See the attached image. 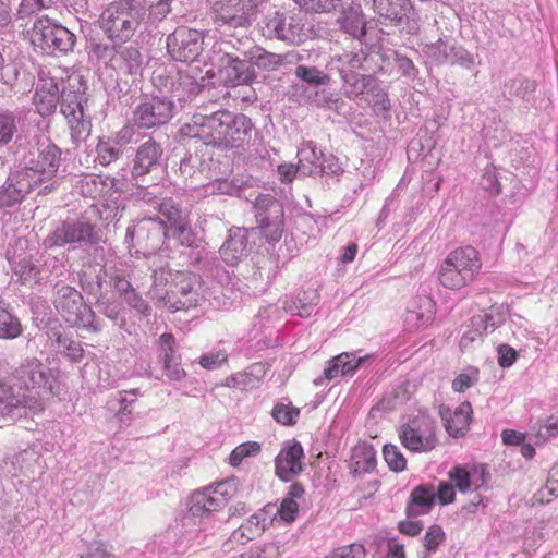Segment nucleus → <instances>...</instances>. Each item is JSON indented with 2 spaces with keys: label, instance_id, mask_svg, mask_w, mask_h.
Instances as JSON below:
<instances>
[{
  "label": "nucleus",
  "instance_id": "nucleus-1",
  "mask_svg": "<svg viewBox=\"0 0 558 558\" xmlns=\"http://www.w3.org/2000/svg\"><path fill=\"white\" fill-rule=\"evenodd\" d=\"M83 99V94L64 88L60 95L58 81L44 75L39 76L34 94V105L41 116L54 112L61 100V112L68 121L71 138L75 144L84 141L90 132V122L84 118Z\"/></svg>",
  "mask_w": 558,
  "mask_h": 558
},
{
  "label": "nucleus",
  "instance_id": "nucleus-2",
  "mask_svg": "<svg viewBox=\"0 0 558 558\" xmlns=\"http://www.w3.org/2000/svg\"><path fill=\"white\" fill-rule=\"evenodd\" d=\"M218 72L217 74L213 70L206 71V77L202 76L199 81L194 78L192 81L193 68L190 66L186 75L180 74L179 87L173 90L172 99L179 101H185L191 96H194L201 92V88L206 85V78L217 80L211 84H223L225 86H238L242 84H248L254 76L251 62L247 60L240 59L230 53H218L217 57Z\"/></svg>",
  "mask_w": 558,
  "mask_h": 558
},
{
  "label": "nucleus",
  "instance_id": "nucleus-3",
  "mask_svg": "<svg viewBox=\"0 0 558 558\" xmlns=\"http://www.w3.org/2000/svg\"><path fill=\"white\" fill-rule=\"evenodd\" d=\"M194 125L198 128L194 136L205 144L232 148L242 145L250 137L251 120L244 114H233L227 110L210 116H194Z\"/></svg>",
  "mask_w": 558,
  "mask_h": 558
},
{
  "label": "nucleus",
  "instance_id": "nucleus-4",
  "mask_svg": "<svg viewBox=\"0 0 558 558\" xmlns=\"http://www.w3.org/2000/svg\"><path fill=\"white\" fill-rule=\"evenodd\" d=\"M146 14L144 0H119L100 14L99 27L114 45L129 41Z\"/></svg>",
  "mask_w": 558,
  "mask_h": 558
},
{
  "label": "nucleus",
  "instance_id": "nucleus-5",
  "mask_svg": "<svg viewBox=\"0 0 558 558\" xmlns=\"http://www.w3.org/2000/svg\"><path fill=\"white\" fill-rule=\"evenodd\" d=\"M222 508L223 499L218 498L210 486L193 493L189 499L187 512L182 519L186 541L201 544L203 533L213 531L215 513Z\"/></svg>",
  "mask_w": 558,
  "mask_h": 558
},
{
  "label": "nucleus",
  "instance_id": "nucleus-6",
  "mask_svg": "<svg viewBox=\"0 0 558 558\" xmlns=\"http://www.w3.org/2000/svg\"><path fill=\"white\" fill-rule=\"evenodd\" d=\"M199 277L190 271H179L166 268L153 274V290L159 299H178L180 307L189 308L198 304Z\"/></svg>",
  "mask_w": 558,
  "mask_h": 558
},
{
  "label": "nucleus",
  "instance_id": "nucleus-7",
  "mask_svg": "<svg viewBox=\"0 0 558 558\" xmlns=\"http://www.w3.org/2000/svg\"><path fill=\"white\" fill-rule=\"evenodd\" d=\"M482 262L473 246H461L451 251L442 262L438 279L450 290H459L474 280L480 272Z\"/></svg>",
  "mask_w": 558,
  "mask_h": 558
},
{
  "label": "nucleus",
  "instance_id": "nucleus-8",
  "mask_svg": "<svg viewBox=\"0 0 558 558\" xmlns=\"http://www.w3.org/2000/svg\"><path fill=\"white\" fill-rule=\"evenodd\" d=\"M398 435L402 446L415 453L430 452L439 444L436 422L426 414H418L401 425Z\"/></svg>",
  "mask_w": 558,
  "mask_h": 558
},
{
  "label": "nucleus",
  "instance_id": "nucleus-9",
  "mask_svg": "<svg viewBox=\"0 0 558 558\" xmlns=\"http://www.w3.org/2000/svg\"><path fill=\"white\" fill-rule=\"evenodd\" d=\"M54 306L62 317L72 326L95 331V314L83 300L81 293L66 284H56Z\"/></svg>",
  "mask_w": 558,
  "mask_h": 558
},
{
  "label": "nucleus",
  "instance_id": "nucleus-10",
  "mask_svg": "<svg viewBox=\"0 0 558 558\" xmlns=\"http://www.w3.org/2000/svg\"><path fill=\"white\" fill-rule=\"evenodd\" d=\"M255 216L262 235L270 244L277 243L283 233V207L271 195H259L254 203Z\"/></svg>",
  "mask_w": 558,
  "mask_h": 558
},
{
  "label": "nucleus",
  "instance_id": "nucleus-11",
  "mask_svg": "<svg viewBox=\"0 0 558 558\" xmlns=\"http://www.w3.org/2000/svg\"><path fill=\"white\" fill-rule=\"evenodd\" d=\"M265 0H228L215 4V22L219 26L246 27L256 19Z\"/></svg>",
  "mask_w": 558,
  "mask_h": 558
},
{
  "label": "nucleus",
  "instance_id": "nucleus-12",
  "mask_svg": "<svg viewBox=\"0 0 558 558\" xmlns=\"http://www.w3.org/2000/svg\"><path fill=\"white\" fill-rule=\"evenodd\" d=\"M7 378L21 392L39 389L52 391L51 371L35 357L23 361Z\"/></svg>",
  "mask_w": 558,
  "mask_h": 558
},
{
  "label": "nucleus",
  "instance_id": "nucleus-13",
  "mask_svg": "<svg viewBox=\"0 0 558 558\" xmlns=\"http://www.w3.org/2000/svg\"><path fill=\"white\" fill-rule=\"evenodd\" d=\"M203 35L191 28H177L167 38V48L173 60L193 63L197 61L203 51Z\"/></svg>",
  "mask_w": 558,
  "mask_h": 558
},
{
  "label": "nucleus",
  "instance_id": "nucleus-14",
  "mask_svg": "<svg viewBox=\"0 0 558 558\" xmlns=\"http://www.w3.org/2000/svg\"><path fill=\"white\" fill-rule=\"evenodd\" d=\"M173 116V100L167 96H154L141 102L133 121L138 128L150 129L167 123Z\"/></svg>",
  "mask_w": 558,
  "mask_h": 558
},
{
  "label": "nucleus",
  "instance_id": "nucleus-15",
  "mask_svg": "<svg viewBox=\"0 0 558 558\" xmlns=\"http://www.w3.org/2000/svg\"><path fill=\"white\" fill-rule=\"evenodd\" d=\"M61 150L53 144L43 145L38 149L36 159H32L25 167L20 168L22 171L32 172L29 175L35 185L38 186L45 182L51 181L60 167Z\"/></svg>",
  "mask_w": 558,
  "mask_h": 558
},
{
  "label": "nucleus",
  "instance_id": "nucleus-16",
  "mask_svg": "<svg viewBox=\"0 0 558 558\" xmlns=\"http://www.w3.org/2000/svg\"><path fill=\"white\" fill-rule=\"evenodd\" d=\"M99 240V232L93 225L84 221H66L56 228L47 238V244L49 246H63L81 242L95 244Z\"/></svg>",
  "mask_w": 558,
  "mask_h": 558
},
{
  "label": "nucleus",
  "instance_id": "nucleus-17",
  "mask_svg": "<svg viewBox=\"0 0 558 558\" xmlns=\"http://www.w3.org/2000/svg\"><path fill=\"white\" fill-rule=\"evenodd\" d=\"M374 11L381 17L391 21L407 33H415L418 29L417 22L412 14L410 0H373Z\"/></svg>",
  "mask_w": 558,
  "mask_h": 558
},
{
  "label": "nucleus",
  "instance_id": "nucleus-18",
  "mask_svg": "<svg viewBox=\"0 0 558 558\" xmlns=\"http://www.w3.org/2000/svg\"><path fill=\"white\" fill-rule=\"evenodd\" d=\"M32 172L16 169L10 173L0 187V208H9L20 204L35 187Z\"/></svg>",
  "mask_w": 558,
  "mask_h": 558
},
{
  "label": "nucleus",
  "instance_id": "nucleus-19",
  "mask_svg": "<svg viewBox=\"0 0 558 558\" xmlns=\"http://www.w3.org/2000/svg\"><path fill=\"white\" fill-rule=\"evenodd\" d=\"M304 450L300 442L287 444L275 459V473L284 482H290L303 471Z\"/></svg>",
  "mask_w": 558,
  "mask_h": 558
},
{
  "label": "nucleus",
  "instance_id": "nucleus-20",
  "mask_svg": "<svg viewBox=\"0 0 558 558\" xmlns=\"http://www.w3.org/2000/svg\"><path fill=\"white\" fill-rule=\"evenodd\" d=\"M28 407V397L8 379H0V421H14Z\"/></svg>",
  "mask_w": 558,
  "mask_h": 558
},
{
  "label": "nucleus",
  "instance_id": "nucleus-21",
  "mask_svg": "<svg viewBox=\"0 0 558 558\" xmlns=\"http://www.w3.org/2000/svg\"><path fill=\"white\" fill-rule=\"evenodd\" d=\"M367 359H369V355L355 357L353 353L343 352L327 362L323 375L314 379V385L319 387L324 386L326 381H331L345 375L352 376Z\"/></svg>",
  "mask_w": 558,
  "mask_h": 558
},
{
  "label": "nucleus",
  "instance_id": "nucleus-22",
  "mask_svg": "<svg viewBox=\"0 0 558 558\" xmlns=\"http://www.w3.org/2000/svg\"><path fill=\"white\" fill-rule=\"evenodd\" d=\"M435 302L428 295L413 298L404 314V325L409 331H415L429 326L435 318Z\"/></svg>",
  "mask_w": 558,
  "mask_h": 558
},
{
  "label": "nucleus",
  "instance_id": "nucleus-23",
  "mask_svg": "<svg viewBox=\"0 0 558 558\" xmlns=\"http://www.w3.org/2000/svg\"><path fill=\"white\" fill-rule=\"evenodd\" d=\"M449 480L460 493H466L484 486L488 473L482 464L456 465L449 471Z\"/></svg>",
  "mask_w": 558,
  "mask_h": 558
},
{
  "label": "nucleus",
  "instance_id": "nucleus-24",
  "mask_svg": "<svg viewBox=\"0 0 558 558\" xmlns=\"http://www.w3.org/2000/svg\"><path fill=\"white\" fill-rule=\"evenodd\" d=\"M117 181L110 177L87 175L82 180L81 190L83 195L104 202V206L111 207L110 202L117 204L120 197L116 187Z\"/></svg>",
  "mask_w": 558,
  "mask_h": 558
},
{
  "label": "nucleus",
  "instance_id": "nucleus-25",
  "mask_svg": "<svg viewBox=\"0 0 558 558\" xmlns=\"http://www.w3.org/2000/svg\"><path fill=\"white\" fill-rule=\"evenodd\" d=\"M263 35L270 39H279L283 41H295L300 36V28L294 19L275 12L267 16L262 26Z\"/></svg>",
  "mask_w": 558,
  "mask_h": 558
},
{
  "label": "nucleus",
  "instance_id": "nucleus-26",
  "mask_svg": "<svg viewBox=\"0 0 558 558\" xmlns=\"http://www.w3.org/2000/svg\"><path fill=\"white\" fill-rule=\"evenodd\" d=\"M150 239L158 241L170 239L169 230H167V226L161 219L145 217L126 229V242H134L136 240L141 243Z\"/></svg>",
  "mask_w": 558,
  "mask_h": 558
},
{
  "label": "nucleus",
  "instance_id": "nucleus-27",
  "mask_svg": "<svg viewBox=\"0 0 558 558\" xmlns=\"http://www.w3.org/2000/svg\"><path fill=\"white\" fill-rule=\"evenodd\" d=\"M161 147L151 138L143 143L133 159L131 175L136 179L149 173L161 158Z\"/></svg>",
  "mask_w": 558,
  "mask_h": 558
},
{
  "label": "nucleus",
  "instance_id": "nucleus-28",
  "mask_svg": "<svg viewBox=\"0 0 558 558\" xmlns=\"http://www.w3.org/2000/svg\"><path fill=\"white\" fill-rule=\"evenodd\" d=\"M439 413L447 433L450 436L459 437L463 435L469 427L472 408L469 402L461 403L453 411L448 407L441 405Z\"/></svg>",
  "mask_w": 558,
  "mask_h": 558
},
{
  "label": "nucleus",
  "instance_id": "nucleus-29",
  "mask_svg": "<svg viewBox=\"0 0 558 558\" xmlns=\"http://www.w3.org/2000/svg\"><path fill=\"white\" fill-rule=\"evenodd\" d=\"M505 317L506 313L504 306L494 305L472 316L466 328H473V333L476 337H484L502 325Z\"/></svg>",
  "mask_w": 558,
  "mask_h": 558
},
{
  "label": "nucleus",
  "instance_id": "nucleus-30",
  "mask_svg": "<svg viewBox=\"0 0 558 558\" xmlns=\"http://www.w3.org/2000/svg\"><path fill=\"white\" fill-rule=\"evenodd\" d=\"M219 253L226 264L239 263L247 253L246 231L240 228L230 230L229 238L220 247Z\"/></svg>",
  "mask_w": 558,
  "mask_h": 558
},
{
  "label": "nucleus",
  "instance_id": "nucleus-31",
  "mask_svg": "<svg viewBox=\"0 0 558 558\" xmlns=\"http://www.w3.org/2000/svg\"><path fill=\"white\" fill-rule=\"evenodd\" d=\"M436 490L432 484H423L415 487L407 505L409 517H418L430 511L435 504Z\"/></svg>",
  "mask_w": 558,
  "mask_h": 558
},
{
  "label": "nucleus",
  "instance_id": "nucleus-32",
  "mask_svg": "<svg viewBox=\"0 0 558 558\" xmlns=\"http://www.w3.org/2000/svg\"><path fill=\"white\" fill-rule=\"evenodd\" d=\"M322 157V151L313 142H304L298 150L299 173L303 177L323 173Z\"/></svg>",
  "mask_w": 558,
  "mask_h": 558
},
{
  "label": "nucleus",
  "instance_id": "nucleus-33",
  "mask_svg": "<svg viewBox=\"0 0 558 558\" xmlns=\"http://www.w3.org/2000/svg\"><path fill=\"white\" fill-rule=\"evenodd\" d=\"M235 283L228 271H223L219 278L218 284L213 288L211 306L228 311L234 306L238 299V292L234 289Z\"/></svg>",
  "mask_w": 558,
  "mask_h": 558
},
{
  "label": "nucleus",
  "instance_id": "nucleus-34",
  "mask_svg": "<svg viewBox=\"0 0 558 558\" xmlns=\"http://www.w3.org/2000/svg\"><path fill=\"white\" fill-rule=\"evenodd\" d=\"M159 213L166 218V221H162L169 230L170 238H180L189 232L185 220L172 199H163L159 204Z\"/></svg>",
  "mask_w": 558,
  "mask_h": 558
},
{
  "label": "nucleus",
  "instance_id": "nucleus-35",
  "mask_svg": "<svg viewBox=\"0 0 558 558\" xmlns=\"http://www.w3.org/2000/svg\"><path fill=\"white\" fill-rule=\"evenodd\" d=\"M58 25L46 16L38 19L29 32L32 44L43 52L48 53V51H51L52 38Z\"/></svg>",
  "mask_w": 558,
  "mask_h": 558
},
{
  "label": "nucleus",
  "instance_id": "nucleus-36",
  "mask_svg": "<svg viewBox=\"0 0 558 558\" xmlns=\"http://www.w3.org/2000/svg\"><path fill=\"white\" fill-rule=\"evenodd\" d=\"M339 23L345 33L354 37H362L366 34V21L360 4H352L345 9Z\"/></svg>",
  "mask_w": 558,
  "mask_h": 558
},
{
  "label": "nucleus",
  "instance_id": "nucleus-37",
  "mask_svg": "<svg viewBox=\"0 0 558 558\" xmlns=\"http://www.w3.org/2000/svg\"><path fill=\"white\" fill-rule=\"evenodd\" d=\"M135 390L121 391L116 396H112L107 401V409L114 414V416L124 424H129L132 421L133 412V399H129V395L135 396Z\"/></svg>",
  "mask_w": 558,
  "mask_h": 558
},
{
  "label": "nucleus",
  "instance_id": "nucleus-38",
  "mask_svg": "<svg viewBox=\"0 0 558 558\" xmlns=\"http://www.w3.org/2000/svg\"><path fill=\"white\" fill-rule=\"evenodd\" d=\"M452 44L453 41L449 37L445 36L438 38L436 43L424 44L421 50L430 63L438 65L445 64L449 61Z\"/></svg>",
  "mask_w": 558,
  "mask_h": 558
},
{
  "label": "nucleus",
  "instance_id": "nucleus-39",
  "mask_svg": "<svg viewBox=\"0 0 558 558\" xmlns=\"http://www.w3.org/2000/svg\"><path fill=\"white\" fill-rule=\"evenodd\" d=\"M343 93L350 99L362 96L367 89L373 88L375 78L372 75L361 73L350 74L341 77Z\"/></svg>",
  "mask_w": 558,
  "mask_h": 558
},
{
  "label": "nucleus",
  "instance_id": "nucleus-40",
  "mask_svg": "<svg viewBox=\"0 0 558 558\" xmlns=\"http://www.w3.org/2000/svg\"><path fill=\"white\" fill-rule=\"evenodd\" d=\"M21 333L20 319L10 312L3 301H0V339H15Z\"/></svg>",
  "mask_w": 558,
  "mask_h": 558
},
{
  "label": "nucleus",
  "instance_id": "nucleus-41",
  "mask_svg": "<svg viewBox=\"0 0 558 558\" xmlns=\"http://www.w3.org/2000/svg\"><path fill=\"white\" fill-rule=\"evenodd\" d=\"M265 518L254 514L247 521L240 525L239 529L233 531L231 541L244 543L245 541L253 539L265 531Z\"/></svg>",
  "mask_w": 558,
  "mask_h": 558
},
{
  "label": "nucleus",
  "instance_id": "nucleus-42",
  "mask_svg": "<svg viewBox=\"0 0 558 558\" xmlns=\"http://www.w3.org/2000/svg\"><path fill=\"white\" fill-rule=\"evenodd\" d=\"M352 461L355 472H369L376 465V454L373 447L366 442L360 444L353 448Z\"/></svg>",
  "mask_w": 558,
  "mask_h": 558
},
{
  "label": "nucleus",
  "instance_id": "nucleus-43",
  "mask_svg": "<svg viewBox=\"0 0 558 558\" xmlns=\"http://www.w3.org/2000/svg\"><path fill=\"white\" fill-rule=\"evenodd\" d=\"M114 63L123 66L128 73L136 74L142 69L143 58L137 48L129 46L116 52Z\"/></svg>",
  "mask_w": 558,
  "mask_h": 558
},
{
  "label": "nucleus",
  "instance_id": "nucleus-44",
  "mask_svg": "<svg viewBox=\"0 0 558 558\" xmlns=\"http://www.w3.org/2000/svg\"><path fill=\"white\" fill-rule=\"evenodd\" d=\"M122 155L119 143L111 137H101L96 146V159L101 166H109Z\"/></svg>",
  "mask_w": 558,
  "mask_h": 558
},
{
  "label": "nucleus",
  "instance_id": "nucleus-45",
  "mask_svg": "<svg viewBox=\"0 0 558 558\" xmlns=\"http://www.w3.org/2000/svg\"><path fill=\"white\" fill-rule=\"evenodd\" d=\"M316 303L312 300L310 301L305 295L301 296H289L283 301V310L291 315L300 316L302 318L310 317L314 310Z\"/></svg>",
  "mask_w": 558,
  "mask_h": 558
},
{
  "label": "nucleus",
  "instance_id": "nucleus-46",
  "mask_svg": "<svg viewBox=\"0 0 558 558\" xmlns=\"http://www.w3.org/2000/svg\"><path fill=\"white\" fill-rule=\"evenodd\" d=\"M52 39L53 44H51V51H48V53H68L73 49L76 41V36L66 27L58 25V28L54 31V36Z\"/></svg>",
  "mask_w": 558,
  "mask_h": 558
},
{
  "label": "nucleus",
  "instance_id": "nucleus-47",
  "mask_svg": "<svg viewBox=\"0 0 558 558\" xmlns=\"http://www.w3.org/2000/svg\"><path fill=\"white\" fill-rule=\"evenodd\" d=\"M558 496V462L550 469L547 482L533 496L534 502L548 504Z\"/></svg>",
  "mask_w": 558,
  "mask_h": 558
},
{
  "label": "nucleus",
  "instance_id": "nucleus-48",
  "mask_svg": "<svg viewBox=\"0 0 558 558\" xmlns=\"http://www.w3.org/2000/svg\"><path fill=\"white\" fill-rule=\"evenodd\" d=\"M251 64L254 63L259 69L275 70L282 64V57L280 54L267 52L264 49L255 48L248 52Z\"/></svg>",
  "mask_w": 558,
  "mask_h": 558
},
{
  "label": "nucleus",
  "instance_id": "nucleus-49",
  "mask_svg": "<svg viewBox=\"0 0 558 558\" xmlns=\"http://www.w3.org/2000/svg\"><path fill=\"white\" fill-rule=\"evenodd\" d=\"M364 61L365 57L362 53L344 52L339 56L337 62L341 77L359 73L357 71L363 69Z\"/></svg>",
  "mask_w": 558,
  "mask_h": 558
},
{
  "label": "nucleus",
  "instance_id": "nucleus-50",
  "mask_svg": "<svg viewBox=\"0 0 558 558\" xmlns=\"http://www.w3.org/2000/svg\"><path fill=\"white\" fill-rule=\"evenodd\" d=\"M271 416L281 425H293L300 416V410L290 402H278L272 408Z\"/></svg>",
  "mask_w": 558,
  "mask_h": 558
},
{
  "label": "nucleus",
  "instance_id": "nucleus-51",
  "mask_svg": "<svg viewBox=\"0 0 558 558\" xmlns=\"http://www.w3.org/2000/svg\"><path fill=\"white\" fill-rule=\"evenodd\" d=\"M129 276L130 266L126 263H119L110 274L113 288L123 296L133 290L130 281L128 280Z\"/></svg>",
  "mask_w": 558,
  "mask_h": 558
},
{
  "label": "nucleus",
  "instance_id": "nucleus-52",
  "mask_svg": "<svg viewBox=\"0 0 558 558\" xmlns=\"http://www.w3.org/2000/svg\"><path fill=\"white\" fill-rule=\"evenodd\" d=\"M260 452V444L257 441H246L236 446L229 456V464L239 466L244 459L256 457Z\"/></svg>",
  "mask_w": 558,
  "mask_h": 558
},
{
  "label": "nucleus",
  "instance_id": "nucleus-53",
  "mask_svg": "<svg viewBox=\"0 0 558 558\" xmlns=\"http://www.w3.org/2000/svg\"><path fill=\"white\" fill-rule=\"evenodd\" d=\"M445 541V532L438 525L430 526L423 539L424 551L421 554V558H429L434 554L440 544Z\"/></svg>",
  "mask_w": 558,
  "mask_h": 558
},
{
  "label": "nucleus",
  "instance_id": "nucleus-54",
  "mask_svg": "<svg viewBox=\"0 0 558 558\" xmlns=\"http://www.w3.org/2000/svg\"><path fill=\"white\" fill-rule=\"evenodd\" d=\"M384 460L388 468L393 472H402L407 468V459L404 458L398 446L387 444L383 448Z\"/></svg>",
  "mask_w": 558,
  "mask_h": 558
},
{
  "label": "nucleus",
  "instance_id": "nucleus-55",
  "mask_svg": "<svg viewBox=\"0 0 558 558\" xmlns=\"http://www.w3.org/2000/svg\"><path fill=\"white\" fill-rule=\"evenodd\" d=\"M295 76L303 82L315 86L325 85L329 82V76L314 66H296Z\"/></svg>",
  "mask_w": 558,
  "mask_h": 558
},
{
  "label": "nucleus",
  "instance_id": "nucleus-56",
  "mask_svg": "<svg viewBox=\"0 0 558 558\" xmlns=\"http://www.w3.org/2000/svg\"><path fill=\"white\" fill-rule=\"evenodd\" d=\"M480 379V372L476 367L470 366L460 373L452 380V390L454 392H464L472 386H474Z\"/></svg>",
  "mask_w": 558,
  "mask_h": 558
},
{
  "label": "nucleus",
  "instance_id": "nucleus-57",
  "mask_svg": "<svg viewBox=\"0 0 558 558\" xmlns=\"http://www.w3.org/2000/svg\"><path fill=\"white\" fill-rule=\"evenodd\" d=\"M257 384L258 379L252 373L239 372L228 376L225 379L223 386L240 390H246L256 387Z\"/></svg>",
  "mask_w": 558,
  "mask_h": 558
},
{
  "label": "nucleus",
  "instance_id": "nucleus-58",
  "mask_svg": "<svg viewBox=\"0 0 558 558\" xmlns=\"http://www.w3.org/2000/svg\"><path fill=\"white\" fill-rule=\"evenodd\" d=\"M16 131V122L13 113L0 110V147L9 144Z\"/></svg>",
  "mask_w": 558,
  "mask_h": 558
},
{
  "label": "nucleus",
  "instance_id": "nucleus-59",
  "mask_svg": "<svg viewBox=\"0 0 558 558\" xmlns=\"http://www.w3.org/2000/svg\"><path fill=\"white\" fill-rule=\"evenodd\" d=\"M558 436V411L550 414L543 423L538 424L536 438L538 441H547Z\"/></svg>",
  "mask_w": 558,
  "mask_h": 558
},
{
  "label": "nucleus",
  "instance_id": "nucleus-60",
  "mask_svg": "<svg viewBox=\"0 0 558 558\" xmlns=\"http://www.w3.org/2000/svg\"><path fill=\"white\" fill-rule=\"evenodd\" d=\"M58 350L65 354L72 362H80L83 359L84 350L82 345L65 337H58Z\"/></svg>",
  "mask_w": 558,
  "mask_h": 558
},
{
  "label": "nucleus",
  "instance_id": "nucleus-61",
  "mask_svg": "<svg viewBox=\"0 0 558 558\" xmlns=\"http://www.w3.org/2000/svg\"><path fill=\"white\" fill-rule=\"evenodd\" d=\"M366 550L362 544H351L331 550L325 558H365Z\"/></svg>",
  "mask_w": 558,
  "mask_h": 558
},
{
  "label": "nucleus",
  "instance_id": "nucleus-62",
  "mask_svg": "<svg viewBox=\"0 0 558 558\" xmlns=\"http://www.w3.org/2000/svg\"><path fill=\"white\" fill-rule=\"evenodd\" d=\"M448 63L459 64L463 68L471 69L474 64V57L462 46L452 44V50Z\"/></svg>",
  "mask_w": 558,
  "mask_h": 558
},
{
  "label": "nucleus",
  "instance_id": "nucleus-63",
  "mask_svg": "<svg viewBox=\"0 0 558 558\" xmlns=\"http://www.w3.org/2000/svg\"><path fill=\"white\" fill-rule=\"evenodd\" d=\"M300 7L307 11H330L335 9L342 0H294Z\"/></svg>",
  "mask_w": 558,
  "mask_h": 558
},
{
  "label": "nucleus",
  "instance_id": "nucleus-64",
  "mask_svg": "<svg viewBox=\"0 0 558 558\" xmlns=\"http://www.w3.org/2000/svg\"><path fill=\"white\" fill-rule=\"evenodd\" d=\"M218 498L223 499V506L236 494L238 487L234 480H227L210 486Z\"/></svg>",
  "mask_w": 558,
  "mask_h": 558
}]
</instances>
